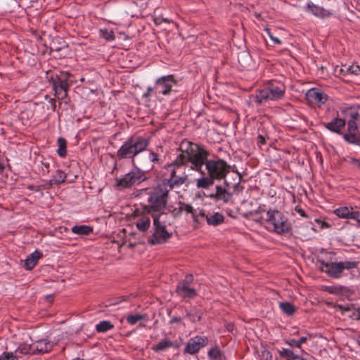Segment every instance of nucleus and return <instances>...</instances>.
Listing matches in <instances>:
<instances>
[{"label":"nucleus","mask_w":360,"mask_h":360,"mask_svg":"<svg viewBox=\"0 0 360 360\" xmlns=\"http://www.w3.org/2000/svg\"><path fill=\"white\" fill-rule=\"evenodd\" d=\"M149 159L154 164L158 163L160 161L158 153L150 150L149 153Z\"/></svg>","instance_id":"41"},{"label":"nucleus","mask_w":360,"mask_h":360,"mask_svg":"<svg viewBox=\"0 0 360 360\" xmlns=\"http://www.w3.org/2000/svg\"><path fill=\"white\" fill-rule=\"evenodd\" d=\"M224 187L222 186H216V192L212 193L207 196L212 199H214L216 202L223 201L224 203H232L233 202V194L229 189L230 188L229 184L225 180Z\"/></svg>","instance_id":"11"},{"label":"nucleus","mask_w":360,"mask_h":360,"mask_svg":"<svg viewBox=\"0 0 360 360\" xmlns=\"http://www.w3.org/2000/svg\"><path fill=\"white\" fill-rule=\"evenodd\" d=\"M169 191L164 186L158 184L153 191L149 193L148 205H142L143 212L149 214L151 217H163L166 214Z\"/></svg>","instance_id":"3"},{"label":"nucleus","mask_w":360,"mask_h":360,"mask_svg":"<svg viewBox=\"0 0 360 360\" xmlns=\"http://www.w3.org/2000/svg\"><path fill=\"white\" fill-rule=\"evenodd\" d=\"M2 359L3 360H18V357L13 354V352H6L3 353Z\"/></svg>","instance_id":"45"},{"label":"nucleus","mask_w":360,"mask_h":360,"mask_svg":"<svg viewBox=\"0 0 360 360\" xmlns=\"http://www.w3.org/2000/svg\"><path fill=\"white\" fill-rule=\"evenodd\" d=\"M338 308L342 311V312H346V311H351L352 313V306L349 305H341L339 304L338 306Z\"/></svg>","instance_id":"50"},{"label":"nucleus","mask_w":360,"mask_h":360,"mask_svg":"<svg viewBox=\"0 0 360 360\" xmlns=\"http://www.w3.org/2000/svg\"><path fill=\"white\" fill-rule=\"evenodd\" d=\"M307 11L321 18H328L333 15L329 11L318 6L311 2L307 4Z\"/></svg>","instance_id":"19"},{"label":"nucleus","mask_w":360,"mask_h":360,"mask_svg":"<svg viewBox=\"0 0 360 360\" xmlns=\"http://www.w3.org/2000/svg\"><path fill=\"white\" fill-rule=\"evenodd\" d=\"M183 211H184V202H180V207L178 208L176 215L180 214Z\"/></svg>","instance_id":"59"},{"label":"nucleus","mask_w":360,"mask_h":360,"mask_svg":"<svg viewBox=\"0 0 360 360\" xmlns=\"http://www.w3.org/2000/svg\"><path fill=\"white\" fill-rule=\"evenodd\" d=\"M187 180V175L174 177L173 179H163L161 186H164L169 192L174 186H179L184 184Z\"/></svg>","instance_id":"18"},{"label":"nucleus","mask_w":360,"mask_h":360,"mask_svg":"<svg viewBox=\"0 0 360 360\" xmlns=\"http://www.w3.org/2000/svg\"><path fill=\"white\" fill-rule=\"evenodd\" d=\"M176 167H179L177 165H174L172 167L169 168L168 165L166 166V169L170 171V176L168 179H173L176 176Z\"/></svg>","instance_id":"48"},{"label":"nucleus","mask_w":360,"mask_h":360,"mask_svg":"<svg viewBox=\"0 0 360 360\" xmlns=\"http://www.w3.org/2000/svg\"><path fill=\"white\" fill-rule=\"evenodd\" d=\"M224 221V217L219 212H215L214 214H208L207 217V223L209 225L217 226Z\"/></svg>","instance_id":"23"},{"label":"nucleus","mask_w":360,"mask_h":360,"mask_svg":"<svg viewBox=\"0 0 360 360\" xmlns=\"http://www.w3.org/2000/svg\"><path fill=\"white\" fill-rule=\"evenodd\" d=\"M176 84L177 81L173 75L160 77L155 80V94L168 96L172 92H176L172 89Z\"/></svg>","instance_id":"10"},{"label":"nucleus","mask_w":360,"mask_h":360,"mask_svg":"<svg viewBox=\"0 0 360 360\" xmlns=\"http://www.w3.org/2000/svg\"><path fill=\"white\" fill-rule=\"evenodd\" d=\"M174 346V344L172 341H171L169 339L165 338L164 340L158 342L157 345H153L152 347V349L156 352H158L161 351H165L167 349L172 347Z\"/></svg>","instance_id":"25"},{"label":"nucleus","mask_w":360,"mask_h":360,"mask_svg":"<svg viewBox=\"0 0 360 360\" xmlns=\"http://www.w3.org/2000/svg\"><path fill=\"white\" fill-rule=\"evenodd\" d=\"M67 176L66 174L61 169H58L56 174L53 176V178L49 181V186L53 185H59L65 181Z\"/></svg>","instance_id":"24"},{"label":"nucleus","mask_w":360,"mask_h":360,"mask_svg":"<svg viewBox=\"0 0 360 360\" xmlns=\"http://www.w3.org/2000/svg\"><path fill=\"white\" fill-rule=\"evenodd\" d=\"M27 188L30 190V191H39L41 190H44V189H46V186L45 185H40V186H34V185H28L27 186Z\"/></svg>","instance_id":"46"},{"label":"nucleus","mask_w":360,"mask_h":360,"mask_svg":"<svg viewBox=\"0 0 360 360\" xmlns=\"http://www.w3.org/2000/svg\"><path fill=\"white\" fill-rule=\"evenodd\" d=\"M347 160L354 166H355L358 169L360 170V159H357L353 157H347Z\"/></svg>","instance_id":"43"},{"label":"nucleus","mask_w":360,"mask_h":360,"mask_svg":"<svg viewBox=\"0 0 360 360\" xmlns=\"http://www.w3.org/2000/svg\"><path fill=\"white\" fill-rule=\"evenodd\" d=\"M346 121L344 119L335 117L328 123H324V126L326 129L332 132L342 134V129L345 128Z\"/></svg>","instance_id":"17"},{"label":"nucleus","mask_w":360,"mask_h":360,"mask_svg":"<svg viewBox=\"0 0 360 360\" xmlns=\"http://www.w3.org/2000/svg\"><path fill=\"white\" fill-rule=\"evenodd\" d=\"M175 292L184 300L193 299L198 295L195 289L191 288L188 284L181 283H178Z\"/></svg>","instance_id":"15"},{"label":"nucleus","mask_w":360,"mask_h":360,"mask_svg":"<svg viewBox=\"0 0 360 360\" xmlns=\"http://www.w3.org/2000/svg\"><path fill=\"white\" fill-rule=\"evenodd\" d=\"M100 36L108 41H113L115 39V34L112 30L108 29H101Z\"/></svg>","instance_id":"37"},{"label":"nucleus","mask_w":360,"mask_h":360,"mask_svg":"<svg viewBox=\"0 0 360 360\" xmlns=\"http://www.w3.org/2000/svg\"><path fill=\"white\" fill-rule=\"evenodd\" d=\"M72 231L77 235L88 236L93 231V228L86 225L74 226Z\"/></svg>","instance_id":"29"},{"label":"nucleus","mask_w":360,"mask_h":360,"mask_svg":"<svg viewBox=\"0 0 360 360\" xmlns=\"http://www.w3.org/2000/svg\"><path fill=\"white\" fill-rule=\"evenodd\" d=\"M295 211L299 213L300 214V216L303 217H307V214H306V212H304V210H302V208L299 207H295Z\"/></svg>","instance_id":"55"},{"label":"nucleus","mask_w":360,"mask_h":360,"mask_svg":"<svg viewBox=\"0 0 360 360\" xmlns=\"http://www.w3.org/2000/svg\"><path fill=\"white\" fill-rule=\"evenodd\" d=\"M360 115L358 112H353L350 114V120H354L356 122L357 120H359Z\"/></svg>","instance_id":"54"},{"label":"nucleus","mask_w":360,"mask_h":360,"mask_svg":"<svg viewBox=\"0 0 360 360\" xmlns=\"http://www.w3.org/2000/svg\"><path fill=\"white\" fill-rule=\"evenodd\" d=\"M207 343V338L204 336H196L191 338L184 349V352L195 354L198 352L200 348L205 347Z\"/></svg>","instance_id":"13"},{"label":"nucleus","mask_w":360,"mask_h":360,"mask_svg":"<svg viewBox=\"0 0 360 360\" xmlns=\"http://www.w3.org/2000/svg\"><path fill=\"white\" fill-rule=\"evenodd\" d=\"M34 345V352L37 354L47 353L52 350L53 345L46 339L37 341Z\"/></svg>","instance_id":"20"},{"label":"nucleus","mask_w":360,"mask_h":360,"mask_svg":"<svg viewBox=\"0 0 360 360\" xmlns=\"http://www.w3.org/2000/svg\"><path fill=\"white\" fill-rule=\"evenodd\" d=\"M285 91V85L277 81H269L262 88L257 89L253 96V100L257 105H266L271 101H278L283 98Z\"/></svg>","instance_id":"4"},{"label":"nucleus","mask_w":360,"mask_h":360,"mask_svg":"<svg viewBox=\"0 0 360 360\" xmlns=\"http://www.w3.org/2000/svg\"><path fill=\"white\" fill-rule=\"evenodd\" d=\"M299 359H296V360H307L306 358H304L300 355H298Z\"/></svg>","instance_id":"64"},{"label":"nucleus","mask_w":360,"mask_h":360,"mask_svg":"<svg viewBox=\"0 0 360 360\" xmlns=\"http://www.w3.org/2000/svg\"><path fill=\"white\" fill-rule=\"evenodd\" d=\"M58 148L57 153L61 158H65L67 155V141L65 139L59 137L57 140Z\"/></svg>","instance_id":"31"},{"label":"nucleus","mask_w":360,"mask_h":360,"mask_svg":"<svg viewBox=\"0 0 360 360\" xmlns=\"http://www.w3.org/2000/svg\"><path fill=\"white\" fill-rule=\"evenodd\" d=\"M342 287H329L328 292L330 293H340L342 292Z\"/></svg>","instance_id":"52"},{"label":"nucleus","mask_w":360,"mask_h":360,"mask_svg":"<svg viewBox=\"0 0 360 360\" xmlns=\"http://www.w3.org/2000/svg\"><path fill=\"white\" fill-rule=\"evenodd\" d=\"M208 214H205L203 210H200L198 213L195 212L193 219L195 223H202L205 219L207 221V217Z\"/></svg>","instance_id":"38"},{"label":"nucleus","mask_w":360,"mask_h":360,"mask_svg":"<svg viewBox=\"0 0 360 360\" xmlns=\"http://www.w3.org/2000/svg\"><path fill=\"white\" fill-rule=\"evenodd\" d=\"M257 143L264 145L266 143V137L262 134H259L257 136Z\"/></svg>","instance_id":"53"},{"label":"nucleus","mask_w":360,"mask_h":360,"mask_svg":"<svg viewBox=\"0 0 360 360\" xmlns=\"http://www.w3.org/2000/svg\"><path fill=\"white\" fill-rule=\"evenodd\" d=\"M280 308L287 316H292L296 311V307L288 302H281Z\"/></svg>","instance_id":"33"},{"label":"nucleus","mask_w":360,"mask_h":360,"mask_svg":"<svg viewBox=\"0 0 360 360\" xmlns=\"http://www.w3.org/2000/svg\"><path fill=\"white\" fill-rule=\"evenodd\" d=\"M4 165L0 162V174H1L4 172Z\"/></svg>","instance_id":"62"},{"label":"nucleus","mask_w":360,"mask_h":360,"mask_svg":"<svg viewBox=\"0 0 360 360\" xmlns=\"http://www.w3.org/2000/svg\"><path fill=\"white\" fill-rule=\"evenodd\" d=\"M263 356H266V359H268L269 356L270 357V359H271V357H272L271 352H268V351H264L263 352Z\"/></svg>","instance_id":"61"},{"label":"nucleus","mask_w":360,"mask_h":360,"mask_svg":"<svg viewBox=\"0 0 360 360\" xmlns=\"http://www.w3.org/2000/svg\"><path fill=\"white\" fill-rule=\"evenodd\" d=\"M278 354L281 358L285 360H296V359H299L298 355L295 354L292 350L290 349L283 348L278 350Z\"/></svg>","instance_id":"30"},{"label":"nucleus","mask_w":360,"mask_h":360,"mask_svg":"<svg viewBox=\"0 0 360 360\" xmlns=\"http://www.w3.org/2000/svg\"><path fill=\"white\" fill-rule=\"evenodd\" d=\"M334 213L340 218L356 221L358 226L360 227V212L359 210H354L353 207H340L335 209Z\"/></svg>","instance_id":"14"},{"label":"nucleus","mask_w":360,"mask_h":360,"mask_svg":"<svg viewBox=\"0 0 360 360\" xmlns=\"http://www.w3.org/2000/svg\"><path fill=\"white\" fill-rule=\"evenodd\" d=\"M203 176L205 175L202 174ZM214 179L207 174V176H203L197 180V187L201 188H208L214 184Z\"/></svg>","instance_id":"28"},{"label":"nucleus","mask_w":360,"mask_h":360,"mask_svg":"<svg viewBox=\"0 0 360 360\" xmlns=\"http://www.w3.org/2000/svg\"><path fill=\"white\" fill-rule=\"evenodd\" d=\"M184 211L186 212V213H189L192 214V217H193V214L195 212V210L193 209L191 205L186 204L184 203Z\"/></svg>","instance_id":"49"},{"label":"nucleus","mask_w":360,"mask_h":360,"mask_svg":"<svg viewBox=\"0 0 360 360\" xmlns=\"http://www.w3.org/2000/svg\"><path fill=\"white\" fill-rule=\"evenodd\" d=\"M347 132H358V125L356 122H354V120H348Z\"/></svg>","instance_id":"40"},{"label":"nucleus","mask_w":360,"mask_h":360,"mask_svg":"<svg viewBox=\"0 0 360 360\" xmlns=\"http://www.w3.org/2000/svg\"><path fill=\"white\" fill-rule=\"evenodd\" d=\"M51 102L53 103V105H52L53 110H55V109H56V101L52 99Z\"/></svg>","instance_id":"63"},{"label":"nucleus","mask_w":360,"mask_h":360,"mask_svg":"<svg viewBox=\"0 0 360 360\" xmlns=\"http://www.w3.org/2000/svg\"><path fill=\"white\" fill-rule=\"evenodd\" d=\"M193 281V276L192 274H186L185 278L182 281H180L179 283L191 285Z\"/></svg>","instance_id":"47"},{"label":"nucleus","mask_w":360,"mask_h":360,"mask_svg":"<svg viewBox=\"0 0 360 360\" xmlns=\"http://www.w3.org/2000/svg\"><path fill=\"white\" fill-rule=\"evenodd\" d=\"M153 228L151 229L152 236L148 238V243L150 245L162 244L166 243L172 236L166 229V221L162 219V217H152Z\"/></svg>","instance_id":"7"},{"label":"nucleus","mask_w":360,"mask_h":360,"mask_svg":"<svg viewBox=\"0 0 360 360\" xmlns=\"http://www.w3.org/2000/svg\"><path fill=\"white\" fill-rule=\"evenodd\" d=\"M68 48V43L60 37H55L50 43L51 51L60 52Z\"/></svg>","instance_id":"22"},{"label":"nucleus","mask_w":360,"mask_h":360,"mask_svg":"<svg viewBox=\"0 0 360 360\" xmlns=\"http://www.w3.org/2000/svg\"><path fill=\"white\" fill-rule=\"evenodd\" d=\"M145 316L141 314H130L127 317V322L131 325L136 324L139 321L143 320Z\"/></svg>","instance_id":"39"},{"label":"nucleus","mask_w":360,"mask_h":360,"mask_svg":"<svg viewBox=\"0 0 360 360\" xmlns=\"http://www.w3.org/2000/svg\"><path fill=\"white\" fill-rule=\"evenodd\" d=\"M178 150L180 151V153L172 163L168 164L169 168L174 165L181 167L190 162L191 169L197 171L201 174H205L202 166L206 157L210 155V153L205 146L184 139L180 143Z\"/></svg>","instance_id":"2"},{"label":"nucleus","mask_w":360,"mask_h":360,"mask_svg":"<svg viewBox=\"0 0 360 360\" xmlns=\"http://www.w3.org/2000/svg\"><path fill=\"white\" fill-rule=\"evenodd\" d=\"M129 297H130V296H121V297H118L119 301L115 302V303H113L112 304H117L118 302H123V301H126L128 298H129Z\"/></svg>","instance_id":"60"},{"label":"nucleus","mask_w":360,"mask_h":360,"mask_svg":"<svg viewBox=\"0 0 360 360\" xmlns=\"http://www.w3.org/2000/svg\"><path fill=\"white\" fill-rule=\"evenodd\" d=\"M306 99L311 105L321 106L328 99V96L322 90L318 88H312L306 93Z\"/></svg>","instance_id":"12"},{"label":"nucleus","mask_w":360,"mask_h":360,"mask_svg":"<svg viewBox=\"0 0 360 360\" xmlns=\"http://www.w3.org/2000/svg\"><path fill=\"white\" fill-rule=\"evenodd\" d=\"M347 70H350L351 75H360V66L358 65H352L349 66V68H347Z\"/></svg>","instance_id":"42"},{"label":"nucleus","mask_w":360,"mask_h":360,"mask_svg":"<svg viewBox=\"0 0 360 360\" xmlns=\"http://www.w3.org/2000/svg\"><path fill=\"white\" fill-rule=\"evenodd\" d=\"M70 73L63 71L51 75V81L53 89L58 100H62L67 96L68 91L70 86Z\"/></svg>","instance_id":"9"},{"label":"nucleus","mask_w":360,"mask_h":360,"mask_svg":"<svg viewBox=\"0 0 360 360\" xmlns=\"http://www.w3.org/2000/svg\"><path fill=\"white\" fill-rule=\"evenodd\" d=\"M42 257V253L39 250H35L29 255L25 260V268L27 270H32L37 265L38 260Z\"/></svg>","instance_id":"21"},{"label":"nucleus","mask_w":360,"mask_h":360,"mask_svg":"<svg viewBox=\"0 0 360 360\" xmlns=\"http://www.w3.org/2000/svg\"><path fill=\"white\" fill-rule=\"evenodd\" d=\"M208 157L207 156L206 160L204 161L207 174L214 180L225 179L226 174L230 172L231 166L226 161L218 157L215 160H209Z\"/></svg>","instance_id":"8"},{"label":"nucleus","mask_w":360,"mask_h":360,"mask_svg":"<svg viewBox=\"0 0 360 360\" xmlns=\"http://www.w3.org/2000/svg\"><path fill=\"white\" fill-rule=\"evenodd\" d=\"M181 317L174 316L170 320L169 323L173 324L174 323H179V322H181Z\"/></svg>","instance_id":"57"},{"label":"nucleus","mask_w":360,"mask_h":360,"mask_svg":"<svg viewBox=\"0 0 360 360\" xmlns=\"http://www.w3.org/2000/svg\"><path fill=\"white\" fill-rule=\"evenodd\" d=\"M318 262L320 263V270L333 278H340L345 269L349 270L356 268L359 264V262L355 261L333 262L318 260Z\"/></svg>","instance_id":"6"},{"label":"nucleus","mask_w":360,"mask_h":360,"mask_svg":"<svg viewBox=\"0 0 360 360\" xmlns=\"http://www.w3.org/2000/svg\"><path fill=\"white\" fill-rule=\"evenodd\" d=\"M186 316L192 323L200 321L202 319V311L200 309L194 307L190 311H186Z\"/></svg>","instance_id":"26"},{"label":"nucleus","mask_w":360,"mask_h":360,"mask_svg":"<svg viewBox=\"0 0 360 360\" xmlns=\"http://www.w3.org/2000/svg\"><path fill=\"white\" fill-rule=\"evenodd\" d=\"M264 220L269 226V230L278 234L283 235L292 231V226L288 217L278 210H269L266 212V217L255 219L256 221Z\"/></svg>","instance_id":"5"},{"label":"nucleus","mask_w":360,"mask_h":360,"mask_svg":"<svg viewBox=\"0 0 360 360\" xmlns=\"http://www.w3.org/2000/svg\"><path fill=\"white\" fill-rule=\"evenodd\" d=\"M348 68H349V66L344 65L340 68V72L343 75L350 74V70H347Z\"/></svg>","instance_id":"56"},{"label":"nucleus","mask_w":360,"mask_h":360,"mask_svg":"<svg viewBox=\"0 0 360 360\" xmlns=\"http://www.w3.org/2000/svg\"><path fill=\"white\" fill-rule=\"evenodd\" d=\"M114 328L110 321H102L96 325V330L98 333H105Z\"/></svg>","instance_id":"32"},{"label":"nucleus","mask_w":360,"mask_h":360,"mask_svg":"<svg viewBox=\"0 0 360 360\" xmlns=\"http://www.w3.org/2000/svg\"><path fill=\"white\" fill-rule=\"evenodd\" d=\"M153 92H155V86L154 87L148 86L147 88L146 92L143 94L142 97L143 98H147L151 96Z\"/></svg>","instance_id":"51"},{"label":"nucleus","mask_w":360,"mask_h":360,"mask_svg":"<svg viewBox=\"0 0 360 360\" xmlns=\"http://www.w3.org/2000/svg\"><path fill=\"white\" fill-rule=\"evenodd\" d=\"M134 214L136 216L140 217L136 222V226L137 229L141 232H145L148 231L150 226V217H148V215L150 214H145L143 212V209L141 210V211L136 210L134 212Z\"/></svg>","instance_id":"16"},{"label":"nucleus","mask_w":360,"mask_h":360,"mask_svg":"<svg viewBox=\"0 0 360 360\" xmlns=\"http://www.w3.org/2000/svg\"><path fill=\"white\" fill-rule=\"evenodd\" d=\"M308 340L307 336H302L298 340L295 339H290L286 341V343L291 347H295L297 348H301L302 345L305 343Z\"/></svg>","instance_id":"36"},{"label":"nucleus","mask_w":360,"mask_h":360,"mask_svg":"<svg viewBox=\"0 0 360 360\" xmlns=\"http://www.w3.org/2000/svg\"><path fill=\"white\" fill-rule=\"evenodd\" d=\"M150 143L148 138L136 134L131 135L124 142L117 152L120 159H131L134 167L130 172L121 178H115V187L118 189H126L139 185L148 179L146 172L153 169V165L145 167L146 171L135 165L134 158L139 153L145 151ZM142 167H144L143 165Z\"/></svg>","instance_id":"1"},{"label":"nucleus","mask_w":360,"mask_h":360,"mask_svg":"<svg viewBox=\"0 0 360 360\" xmlns=\"http://www.w3.org/2000/svg\"><path fill=\"white\" fill-rule=\"evenodd\" d=\"M349 317L352 319L360 321V307L354 308Z\"/></svg>","instance_id":"44"},{"label":"nucleus","mask_w":360,"mask_h":360,"mask_svg":"<svg viewBox=\"0 0 360 360\" xmlns=\"http://www.w3.org/2000/svg\"><path fill=\"white\" fill-rule=\"evenodd\" d=\"M343 138L348 143L360 146V134L357 132H347L343 134Z\"/></svg>","instance_id":"27"},{"label":"nucleus","mask_w":360,"mask_h":360,"mask_svg":"<svg viewBox=\"0 0 360 360\" xmlns=\"http://www.w3.org/2000/svg\"><path fill=\"white\" fill-rule=\"evenodd\" d=\"M20 352L22 354H37V352H34V345H20L15 352Z\"/></svg>","instance_id":"35"},{"label":"nucleus","mask_w":360,"mask_h":360,"mask_svg":"<svg viewBox=\"0 0 360 360\" xmlns=\"http://www.w3.org/2000/svg\"><path fill=\"white\" fill-rule=\"evenodd\" d=\"M208 356L210 360H226L224 353L217 347L212 348L208 352Z\"/></svg>","instance_id":"34"},{"label":"nucleus","mask_w":360,"mask_h":360,"mask_svg":"<svg viewBox=\"0 0 360 360\" xmlns=\"http://www.w3.org/2000/svg\"><path fill=\"white\" fill-rule=\"evenodd\" d=\"M269 35L272 41H274L276 44H281V41L278 38L273 37L269 32Z\"/></svg>","instance_id":"58"}]
</instances>
